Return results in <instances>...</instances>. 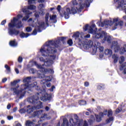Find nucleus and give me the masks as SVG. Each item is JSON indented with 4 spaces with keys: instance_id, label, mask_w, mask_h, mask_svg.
Masks as SVG:
<instances>
[{
    "instance_id": "obj_1",
    "label": "nucleus",
    "mask_w": 126,
    "mask_h": 126,
    "mask_svg": "<svg viewBox=\"0 0 126 126\" xmlns=\"http://www.w3.org/2000/svg\"><path fill=\"white\" fill-rule=\"evenodd\" d=\"M54 47L58 48L59 45L57 44V43L54 41H49L46 42L45 44L40 49V53H41L43 57L40 58L39 60L40 62L44 63V65H39L35 61L30 62V64L31 66L36 65V67L41 70V74H40L39 77L43 78L41 81V84L46 85L47 87H51V83H48V82L52 81V77H47L45 75V74L47 73V72L53 73L54 71L51 69H47L45 66L52 65L54 63V61L56 60V55L55 54L57 53V49Z\"/></svg>"
},
{
    "instance_id": "obj_2",
    "label": "nucleus",
    "mask_w": 126,
    "mask_h": 126,
    "mask_svg": "<svg viewBox=\"0 0 126 126\" xmlns=\"http://www.w3.org/2000/svg\"><path fill=\"white\" fill-rule=\"evenodd\" d=\"M31 80V77H28L24 79L23 82L25 83L24 89L21 91H17V97H18L20 98H22V97L24 96V95H25V93H26V89L31 91V89L34 87L36 90H39V91H40V94L43 93L42 94V97H40L41 101L45 102V101L49 100L52 98V95L51 94H48L46 93V90L43 89V90L42 91V90L38 89L39 88V87L37 86V82H35L32 84H30Z\"/></svg>"
},
{
    "instance_id": "obj_3",
    "label": "nucleus",
    "mask_w": 126,
    "mask_h": 126,
    "mask_svg": "<svg viewBox=\"0 0 126 126\" xmlns=\"http://www.w3.org/2000/svg\"><path fill=\"white\" fill-rule=\"evenodd\" d=\"M95 27H96L95 24H93L92 26L86 25L84 27V30H85V31L88 30V32L93 34V37L96 38V39H101V38L104 37V39L102 40V43H105L106 41L107 43H111L112 37L107 35V33L105 32H103L101 30H98L97 32L95 31V30H94Z\"/></svg>"
},
{
    "instance_id": "obj_4",
    "label": "nucleus",
    "mask_w": 126,
    "mask_h": 126,
    "mask_svg": "<svg viewBox=\"0 0 126 126\" xmlns=\"http://www.w3.org/2000/svg\"><path fill=\"white\" fill-rule=\"evenodd\" d=\"M40 97V94L37 93L35 95H33L30 97L28 99V102L30 103H32V104H37L36 106L32 107L30 105H28L27 108V112L28 114H32L33 111L35 110H37V109H41V108H43V105L42 104V102L40 101H38L39 100V97Z\"/></svg>"
},
{
    "instance_id": "obj_5",
    "label": "nucleus",
    "mask_w": 126,
    "mask_h": 126,
    "mask_svg": "<svg viewBox=\"0 0 126 126\" xmlns=\"http://www.w3.org/2000/svg\"><path fill=\"white\" fill-rule=\"evenodd\" d=\"M97 24L99 26H101V27H109V26H112V28H113V30H115L117 29L118 25L120 26H122L123 23V21L120 20L119 18H114L113 20V22L111 20L109 21L105 20L103 23L101 22H98Z\"/></svg>"
},
{
    "instance_id": "obj_6",
    "label": "nucleus",
    "mask_w": 126,
    "mask_h": 126,
    "mask_svg": "<svg viewBox=\"0 0 126 126\" xmlns=\"http://www.w3.org/2000/svg\"><path fill=\"white\" fill-rule=\"evenodd\" d=\"M28 23L32 27H35V29L32 32V35L37 34V30L38 32H41L42 30L45 28V23L39 22L37 19L33 20L30 18L28 20Z\"/></svg>"
},
{
    "instance_id": "obj_7",
    "label": "nucleus",
    "mask_w": 126,
    "mask_h": 126,
    "mask_svg": "<svg viewBox=\"0 0 126 126\" xmlns=\"http://www.w3.org/2000/svg\"><path fill=\"white\" fill-rule=\"evenodd\" d=\"M75 121H76L77 123H74V120L72 118L69 120V123L71 124L68 125V121L66 118L63 119V123L62 126H83V121L77 119L78 117L76 115H74Z\"/></svg>"
},
{
    "instance_id": "obj_8",
    "label": "nucleus",
    "mask_w": 126,
    "mask_h": 126,
    "mask_svg": "<svg viewBox=\"0 0 126 126\" xmlns=\"http://www.w3.org/2000/svg\"><path fill=\"white\" fill-rule=\"evenodd\" d=\"M111 48L112 50H114L115 53L120 52L121 55H124L125 53H126V44H125L123 47L121 48V45L118 44V42L114 41L111 44Z\"/></svg>"
},
{
    "instance_id": "obj_9",
    "label": "nucleus",
    "mask_w": 126,
    "mask_h": 126,
    "mask_svg": "<svg viewBox=\"0 0 126 126\" xmlns=\"http://www.w3.org/2000/svg\"><path fill=\"white\" fill-rule=\"evenodd\" d=\"M93 0H87L86 1L85 0H72V5L73 6H78V4L77 3V1H79L80 6H79V8L82 9L83 7H88L89 6V4H90V2H92Z\"/></svg>"
},
{
    "instance_id": "obj_10",
    "label": "nucleus",
    "mask_w": 126,
    "mask_h": 126,
    "mask_svg": "<svg viewBox=\"0 0 126 126\" xmlns=\"http://www.w3.org/2000/svg\"><path fill=\"white\" fill-rule=\"evenodd\" d=\"M8 33L10 36H16V18H14L8 24Z\"/></svg>"
},
{
    "instance_id": "obj_11",
    "label": "nucleus",
    "mask_w": 126,
    "mask_h": 126,
    "mask_svg": "<svg viewBox=\"0 0 126 126\" xmlns=\"http://www.w3.org/2000/svg\"><path fill=\"white\" fill-rule=\"evenodd\" d=\"M29 9H30L31 10H34L36 9V7L35 5H29L28 7H25L23 9V12H24V13H26V16L22 18V21H27L29 19V15H31V14H32V12H30Z\"/></svg>"
},
{
    "instance_id": "obj_12",
    "label": "nucleus",
    "mask_w": 126,
    "mask_h": 126,
    "mask_svg": "<svg viewBox=\"0 0 126 126\" xmlns=\"http://www.w3.org/2000/svg\"><path fill=\"white\" fill-rule=\"evenodd\" d=\"M49 18H50L49 22H52L53 23H56L57 15H50V13H47L45 14V23L47 26H49Z\"/></svg>"
},
{
    "instance_id": "obj_13",
    "label": "nucleus",
    "mask_w": 126,
    "mask_h": 126,
    "mask_svg": "<svg viewBox=\"0 0 126 126\" xmlns=\"http://www.w3.org/2000/svg\"><path fill=\"white\" fill-rule=\"evenodd\" d=\"M33 117H40V121H38V123L40 124V122L42 120H46V119H48V115L47 114H45L43 113V110L35 111L33 113Z\"/></svg>"
},
{
    "instance_id": "obj_14",
    "label": "nucleus",
    "mask_w": 126,
    "mask_h": 126,
    "mask_svg": "<svg viewBox=\"0 0 126 126\" xmlns=\"http://www.w3.org/2000/svg\"><path fill=\"white\" fill-rule=\"evenodd\" d=\"M97 49H98L100 53H102V52L104 51V47L101 46V43L98 41H96L95 42L94 45L93 47V51L94 53H96Z\"/></svg>"
},
{
    "instance_id": "obj_15",
    "label": "nucleus",
    "mask_w": 126,
    "mask_h": 126,
    "mask_svg": "<svg viewBox=\"0 0 126 126\" xmlns=\"http://www.w3.org/2000/svg\"><path fill=\"white\" fill-rule=\"evenodd\" d=\"M63 13L64 18H65V19H68V18H69V15L71 14L70 8L68 7H64L63 9Z\"/></svg>"
},
{
    "instance_id": "obj_16",
    "label": "nucleus",
    "mask_w": 126,
    "mask_h": 126,
    "mask_svg": "<svg viewBox=\"0 0 126 126\" xmlns=\"http://www.w3.org/2000/svg\"><path fill=\"white\" fill-rule=\"evenodd\" d=\"M118 1V7L120 9L125 10L126 13V2L124 1V0H115Z\"/></svg>"
},
{
    "instance_id": "obj_17",
    "label": "nucleus",
    "mask_w": 126,
    "mask_h": 126,
    "mask_svg": "<svg viewBox=\"0 0 126 126\" xmlns=\"http://www.w3.org/2000/svg\"><path fill=\"white\" fill-rule=\"evenodd\" d=\"M107 116L108 117V119H107L106 121V124H109L110 123H111V122L114 121V117H113V111H112V110L110 109L108 111Z\"/></svg>"
},
{
    "instance_id": "obj_18",
    "label": "nucleus",
    "mask_w": 126,
    "mask_h": 126,
    "mask_svg": "<svg viewBox=\"0 0 126 126\" xmlns=\"http://www.w3.org/2000/svg\"><path fill=\"white\" fill-rule=\"evenodd\" d=\"M108 114V111L107 110H104L103 113H100L98 115H95L96 122H101L102 121V118L104 117V116H106Z\"/></svg>"
},
{
    "instance_id": "obj_19",
    "label": "nucleus",
    "mask_w": 126,
    "mask_h": 126,
    "mask_svg": "<svg viewBox=\"0 0 126 126\" xmlns=\"http://www.w3.org/2000/svg\"><path fill=\"white\" fill-rule=\"evenodd\" d=\"M10 86L11 92H12L13 95H15L16 94V80L11 82Z\"/></svg>"
},
{
    "instance_id": "obj_20",
    "label": "nucleus",
    "mask_w": 126,
    "mask_h": 126,
    "mask_svg": "<svg viewBox=\"0 0 126 126\" xmlns=\"http://www.w3.org/2000/svg\"><path fill=\"white\" fill-rule=\"evenodd\" d=\"M23 17V16L22 15H18L17 16V28H21V27L22 26V22L20 19H22Z\"/></svg>"
},
{
    "instance_id": "obj_21",
    "label": "nucleus",
    "mask_w": 126,
    "mask_h": 126,
    "mask_svg": "<svg viewBox=\"0 0 126 126\" xmlns=\"http://www.w3.org/2000/svg\"><path fill=\"white\" fill-rule=\"evenodd\" d=\"M93 46V42L91 40L85 41L84 44V48L85 50H88L89 48H91Z\"/></svg>"
},
{
    "instance_id": "obj_22",
    "label": "nucleus",
    "mask_w": 126,
    "mask_h": 126,
    "mask_svg": "<svg viewBox=\"0 0 126 126\" xmlns=\"http://www.w3.org/2000/svg\"><path fill=\"white\" fill-rule=\"evenodd\" d=\"M79 9H81L79 8V6H72L71 8V13L72 14H75L77 12V10L79 11Z\"/></svg>"
},
{
    "instance_id": "obj_23",
    "label": "nucleus",
    "mask_w": 126,
    "mask_h": 126,
    "mask_svg": "<svg viewBox=\"0 0 126 126\" xmlns=\"http://www.w3.org/2000/svg\"><path fill=\"white\" fill-rule=\"evenodd\" d=\"M46 124H43L42 126H45ZM26 126H40V124L35 125V124L29 120L26 122Z\"/></svg>"
},
{
    "instance_id": "obj_24",
    "label": "nucleus",
    "mask_w": 126,
    "mask_h": 126,
    "mask_svg": "<svg viewBox=\"0 0 126 126\" xmlns=\"http://www.w3.org/2000/svg\"><path fill=\"white\" fill-rule=\"evenodd\" d=\"M104 54L106 56H108V57H111L113 55V51L111 49H106L105 50Z\"/></svg>"
},
{
    "instance_id": "obj_25",
    "label": "nucleus",
    "mask_w": 126,
    "mask_h": 126,
    "mask_svg": "<svg viewBox=\"0 0 126 126\" xmlns=\"http://www.w3.org/2000/svg\"><path fill=\"white\" fill-rule=\"evenodd\" d=\"M44 10H40V12H36L34 14V16L35 17H36V18H38V17H39V15H41L42 16H43V15H45V12H43Z\"/></svg>"
},
{
    "instance_id": "obj_26",
    "label": "nucleus",
    "mask_w": 126,
    "mask_h": 126,
    "mask_svg": "<svg viewBox=\"0 0 126 126\" xmlns=\"http://www.w3.org/2000/svg\"><path fill=\"white\" fill-rule=\"evenodd\" d=\"M9 44L11 47H15L16 46V40H10L9 42Z\"/></svg>"
},
{
    "instance_id": "obj_27",
    "label": "nucleus",
    "mask_w": 126,
    "mask_h": 126,
    "mask_svg": "<svg viewBox=\"0 0 126 126\" xmlns=\"http://www.w3.org/2000/svg\"><path fill=\"white\" fill-rule=\"evenodd\" d=\"M112 59H113L114 63H116L118 62V60L119 59V56L116 54H114L112 55Z\"/></svg>"
},
{
    "instance_id": "obj_28",
    "label": "nucleus",
    "mask_w": 126,
    "mask_h": 126,
    "mask_svg": "<svg viewBox=\"0 0 126 126\" xmlns=\"http://www.w3.org/2000/svg\"><path fill=\"white\" fill-rule=\"evenodd\" d=\"M46 5L45 4L41 3L38 6V8L39 10H45V7Z\"/></svg>"
},
{
    "instance_id": "obj_29",
    "label": "nucleus",
    "mask_w": 126,
    "mask_h": 126,
    "mask_svg": "<svg viewBox=\"0 0 126 126\" xmlns=\"http://www.w3.org/2000/svg\"><path fill=\"white\" fill-rule=\"evenodd\" d=\"M80 33H79V32H75V33H74L73 35V37L75 38V39H79L80 35Z\"/></svg>"
},
{
    "instance_id": "obj_30",
    "label": "nucleus",
    "mask_w": 126,
    "mask_h": 126,
    "mask_svg": "<svg viewBox=\"0 0 126 126\" xmlns=\"http://www.w3.org/2000/svg\"><path fill=\"white\" fill-rule=\"evenodd\" d=\"M29 36H30V34L29 33H23L20 34V37L21 38H27L28 37H29Z\"/></svg>"
},
{
    "instance_id": "obj_31",
    "label": "nucleus",
    "mask_w": 126,
    "mask_h": 126,
    "mask_svg": "<svg viewBox=\"0 0 126 126\" xmlns=\"http://www.w3.org/2000/svg\"><path fill=\"white\" fill-rule=\"evenodd\" d=\"M125 57L122 56L121 57H120V59L119 60V63H120L121 65H122V64H123V63L125 62Z\"/></svg>"
},
{
    "instance_id": "obj_32",
    "label": "nucleus",
    "mask_w": 126,
    "mask_h": 126,
    "mask_svg": "<svg viewBox=\"0 0 126 126\" xmlns=\"http://www.w3.org/2000/svg\"><path fill=\"white\" fill-rule=\"evenodd\" d=\"M123 111V109L121 107H118L117 109L115 111L116 114H119V113H121Z\"/></svg>"
},
{
    "instance_id": "obj_33",
    "label": "nucleus",
    "mask_w": 126,
    "mask_h": 126,
    "mask_svg": "<svg viewBox=\"0 0 126 126\" xmlns=\"http://www.w3.org/2000/svg\"><path fill=\"white\" fill-rule=\"evenodd\" d=\"M83 38H85V36H84V33L83 32H81L80 33V38H79V40H82Z\"/></svg>"
},
{
    "instance_id": "obj_34",
    "label": "nucleus",
    "mask_w": 126,
    "mask_h": 126,
    "mask_svg": "<svg viewBox=\"0 0 126 126\" xmlns=\"http://www.w3.org/2000/svg\"><path fill=\"white\" fill-rule=\"evenodd\" d=\"M5 68H6L8 73L10 72V67L7 65V64L5 65Z\"/></svg>"
},
{
    "instance_id": "obj_35",
    "label": "nucleus",
    "mask_w": 126,
    "mask_h": 126,
    "mask_svg": "<svg viewBox=\"0 0 126 126\" xmlns=\"http://www.w3.org/2000/svg\"><path fill=\"white\" fill-rule=\"evenodd\" d=\"M36 69L34 68H31L30 69V73H32V74H34V73H36Z\"/></svg>"
},
{
    "instance_id": "obj_36",
    "label": "nucleus",
    "mask_w": 126,
    "mask_h": 126,
    "mask_svg": "<svg viewBox=\"0 0 126 126\" xmlns=\"http://www.w3.org/2000/svg\"><path fill=\"white\" fill-rule=\"evenodd\" d=\"M126 66V62L123 63L121 65L120 70H123V68Z\"/></svg>"
},
{
    "instance_id": "obj_37",
    "label": "nucleus",
    "mask_w": 126,
    "mask_h": 126,
    "mask_svg": "<svg viewBox=\"0 0 126 126\" xmlns=\"http://www.w3.org/2000/svg\"><path fill=\"white\" fill-rule=\"evenodd\" d=\"M95 121V118L94 117V116H91V119L90 121V124H92L93 123V121Z\"/></svg>"
},
{
    "instance_id": "obj_38",
    "label": "nucleus",
    "mask_w": 126,
    "mask_h": 126,
    "mask_svg": "<svg viewBox=\"0 0 126 126\" xmlns=\"http://www.w3.org/2000/svg\"><path fill=\"white\" fill-rule=\"evenodd\" d=\"M79 104L81 105H86V101L81 100L79 101Z\"/></svg>"
},
{
    "instance_id": "obj_39",
    "label": "nucleus",
    "mask_w": 126,
    "mask_h": 126,
    "mask_svg": "<svg viewBox=\"0 0 126 126\" xmlns=\"http://www.w3.org/2000/svg\"><path fill=\"white\" fill-rule=\"evenodd\" d=\"M37 0H29L28 2L29 4H32V3H35Z\"/></svg>"
},
{
    "instance_id": "obj_40",
    "label": "nucleus",
    "mask_w": 126,
    "mask_h": 126,
    "mask_svg": "<svg viewBox=\"0 0 126 126\" xmlns=\"http://www.w3.org/2000/svg\"><path fill=\"white\" fill-rule=\"evenodd\" d=\"M26 30L27 32H31L32 31V28L30 27H28L26 29Z\"/></svg>"
},
{
    "instance_id": "obj_41",
    "label": "nucleus",
    "mask_w": 126,
    "mask_h": 126,
    "mask_svg": "<svg viewBox=\"0 0 126 126\" xmlns=\"http://www.w3.org/2000/svg\"><path fill=\"white\" fill-rule=\"evenodd\" d=\"M67 44H68L69 46H71L73 44L72 40L69 39V40H68Z\"/></svg>"
},
{
    "instance_id": "obj_42",
    "label": "nucleus",
    "mask_w": 126,
    "mask_h": 126,
    "mask_svg": "<svg viewBox=\"0 0 126 126\" xmlns=\"http://www.w3.org/2000/svg\"><path fill=\"white\" fill-rule=\"evenodd\" d=\"M23 58L22 57H19L18 59V62L19 63H22V61H23Z\"/></svg>"
},
{
    "instance_id": "obj_43",
    "label": "nucleus",
    "mask_w": 126,
    "mask_h": 126,
    "mask_svg": "<svg viewBox=\"0 0 126 126\" xmlns=\"http://www.w3.org/2000/svg\"><path fill=\"white\" fill-rule=\"evenodd\" d=\"M57 10L59 11V12L60 13V14H62V13H61V5H58L57 7Z\"/></svg>"
},
{
    "instance_id": "obj_44",
    "label": "nucleus",
    "mask_w": 126,
    "mask_h": 126,
    "mask_svg": "<svg viewBox=\"0 0 126 126\" xmlns=\"http://www.w3.org/2000/svg\"><path fill=\"white\" fill-rule=\"evenodd\" d=\"M6 23V20H3L1 22V25H4V24H5Z\"/></svg>"
},
{
    "instance_id": "obj_45",
    "label": "nucleus",
    "mask_w": 126,
    "mask_h": 126,
    "mask_svg": "<svg viewBox=\"0 0 126 126\" xmlns=\"http://www.w3.org/2000/svg\"><path fill=\"white\" fill-rule=\"evenodd\" d=\"M56 88V87H55V86H53L51 88V89H50V91L51 92H53V91H54V90Z\"/></svg>"
},
{
    "instance_id": "obj_46",
    "label": "nucleus",
    "mask_w": 126,
    "mask_h": 126,
    "mask_svg": "<svg viewBox=\"0 0 126 126\" xmlns=\"http://www.w3.org/2000/svg\"><path fill=\"white\" fill-rule=\"evenodd\" d=\"M6 80H7V79L6 78H4L2 80V82L4 83V82H6Z\"/></svg>"
},
{
    "instance_id": "obj_47",
    "label": "nucleus",
    "mask_w": 126,
    "mask_h": 126,
    "mask_svg": "<svg viewBox=\"0 0 126 126\" xmlns=\"http://www.w3.org/2000/svg\"><path fill=\"white\" fill-rule=\"evenodd\" d=\"M11 108V105L10 104H8L7 106V109L9 110Z\"/></svg>"
},
{
    "instance_id": "obj_48",
    "label": "nucleus",
    "mask_w": 126,
    "mask_h": 126,
    "mask_svg": "<svg viewBox=\"0 0 126 126\" xmlns=\"http://www.w3.org/2000/svg\"><path fill=\"white\" fill-rule=\"evenodd\" d=\"M123 69V73L126 74V67L124 68Z\"/></svg>"
},
{
    "instance_id": "obj_49",
    "label": "nucleus",
    "mask_w": 126,
    "mask_h": 126,
    "mask_svg": "<svg viewBox=\"0 0 126 126\" xmlns=\"http://www.w3.org/2000/svg\"><path fill=\"white\" fill-rule=\"evenodd\" d=\"M83 126H88V124H87V122H86V121L84 122V124Z\"/></svg>"
},
{
    "instance_id": "obj_50",
    "label": "nucleus",
    "mask_w": 126,
    "mask_h": 126,
    "mask_svg": "<svg viewBox=\"0 0 126 126\" xmlns=\"http://www.w3.org/2000/svg\"><path fill=\"white\" fill-rule=\"evenodd\" d=\"M89 86V83L86 82L85 83V86Z\"/></svg>"
},
{
    "instance_id": "obj_51",
    "label": "nucleus",
    "mask_w": 126,
    "mask_h": 126,
    "mask_svg": "<svg viewBox=\"0 0 126 126\" xmlns=\"http://www.w3.org/2000/svg\"><path fill=\"white\" fill-rule=\"evenodd\" d=\"M85 38H90V34H87V35H85Z\"/></svg>"
},
{
    "instance_id": "obj_52",
    "label": "nucleus",
    "mask_w": 126,
    "mask_h": 126,
    "mask_svg": "<svg viewBox=\"0 0 126 126\" xmlns=\"http://www.w3.org/2000/svg\"><path fill=\"white\" fill-rule=\"evenodd\" d=\"M7 119H8V120L10 121V120H11L12 119V117H11V116H7Z\"/></svg>"
},
{
    "instance_id": "obj_53",
    "label": "nucleus",
    "mask_w": 126,
    "mask_h": 126,
    "mask_svg": "<svg viewBox=\"0 0 126 126\" xmlns=\"http://www.w3.org/2000/svg\"><path fill=\"white\" fill-rule=\"evenodd\" d=\"M45 110H46V111H49V110H50V108H49V107H48V106H46L45 107Z\"/></svg>"
},
{
    "instance_id": "obj_54",
    "label": "nucleus",
    "mask_w": 126,
    "mask_h": 126,
    "mask_svg": "<svg viewBox=\"0 0 126 126\" xmlns=\"http://www.w3.org/2000/svg\"><path fill=\"white\" fill-rule=\"evenodd\" d=\"M103 57H104V55H103V54H100V55H99V58H100V59H102V58H103Z\"/></svg>"
},
{
    "instance_id": "obj_55",
    "label": "nucleus",
    "mask_w": 126,
    "mask_h": 126,
    "mask_svg": "<svg viewBox=\"0 0 126 126\" xmlns=\"http://www.w3.org/2000/svg\"><path fill=\"white\" fill-rule=\"evenodd\" d=\"M38 1L39 2H44V1H45V0H38Z\"/></svg>"
},
{
    "instance_id": "obj_56",
    "label": "nucleus",
    "mask_w": 126,
    "mask_h": 126,
    "mask_svg": "<svg viewBox=\"0 0 126 126\" xmlns=\"http://www.w3.org/2000/svg\"><path fill=\"white\" fill-rule=\"evenodd\" d=\"M55 7H52V8H50V10H51V11H53V10H54V9H55Z\"/></svg>"
},
{
    "instance_id": "obj_57",
    "label": "nucleus",
    "mask_w": 126,
    "mask_h": 126,
    "mask_svg": "<svg viewBox=\"0 0 126 126\" xmlns=\"http://www.w3.org/2000/svg\"><path fill=\"white\" fill-rule=\"evenodd\" d=\"M1 124L2 125H3V124H4V120H1Z\"/></svg>"
},
{
    "instance_id": "obj_58",
    "label": "nucleus",
    "mask_w": 126,
    "mask_h": 126,
    "mask_svg": "<svg viewBox=\"0 0 126 126\" xmlns=\"http://www.w3.org/2000/svg\"><path fill=\"white\" fill-rule=\"evenodd\" d=\"M86 115L87 116H89V112H86Z\"/></svg>"
},
{
    "instance_id": "obj_59",
    "label": "nucleus",
    "mask_w": 126,
    "mask_h": 126,
    "mask_svg": "<svg viewBox=\"0 0 126 126\" xmlns=\"http://www.w3.org/2000/svg\"><path fill=\"white\" fill-rule=\"evenodd\" d=\"M64 39V37H61V41H63V40Z\"/></svg>"
},
{
    "instance_id": "obj_60",
    "label": "nucleus",
    "mask_w": 126,
    "mask_h": 126,
    "mask_svg": "<svg viewBox=\"0 0 126 126\" xmlns=\"http://www.w3.org/2000/svg\"><path fill=\"white\" fill-rule=\"evenodd\" d=\"M16 126H21V124L18 123V124H17Z\"/></svg>"
},
{
    "instance_id": "obj_61",
    "label": "nucleus",
    "mask_w": 126,
    "mask_h": 126,
    "mask_svg": "<svg viewBox=\"0 0 126 126\" xmlns=\"http://www.w3.org/2000/svg\"><path fill=\"white\" fill-rule=\"evenodd\" d=\"M87 110L90 111V113H92V111H91V109H87Z\"/></svg>"
},
{
    "instance_id": "obj_62",
    "label": "nucleus",
    "mask_w": 126,
    "mask_h": 126,
    "mask_svg": "<svg viewBox=\"0 0 126 126\" xmlns=\"http://www.w3.org/2000/svg\"><path fill=\"white\" fill-rule=\"evenodd\" d=\"M16 73L17 74H18V73H19V71H18V69H16Z\"/></svg>"
},
{
    "instance_id": "obj_63",
    "label": "nucleus",
    "mask_w": 126,
    "mask_h": 126,
    "mask_svg": "<svg viewBox=\"0 0 126 126\" xmlns=\"http://www.w3.org/2000/svg\"><path fill=\"white\" fill-rule=\"evenodd\" d=\"M16 82H17V83H18V82H20V80H17L16 81Z\"/></svg>"
},
{
    "instance_id": "obj_64",
    "label": "nucleus",
    "mask_w": 126,
    "mask_h": 126,
    "mask_svg": "<svg viewBox=\"0 0 126 126\" xmlns=\"http://www.w3.org/2000/svg\"><path fill=\"white\" fill-rule=\"evenodd\" d=\"M123 18H124V19L126 20V16H124L123 17Z\"/></svg>"
}]
</instances>
